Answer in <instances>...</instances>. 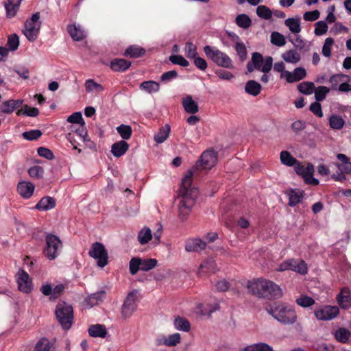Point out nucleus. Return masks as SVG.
I'll return each instance as SVG.
<instances>
[{"label":"nucleus","instance_id":"nucleus-1","mask_svg":"<svg viewBox=\"0 0 351 351\" xmlns=\"http://www.w3.org/2000/svg\"><path fill=\"white\" fill-rule=\"evenodd\" d=\"M197 195L198 190L196 187L192 186V173L189 171L182 178L179 190L178 210V218L181 221L183 222L187 219Z\"/></svg>","mask_w":351,"mask_h":351},{"label":"nucleus","instance_id":"nucleus-2","mask_svg":"<svg viewBox=\"0 0 351 351\" xmlns=\"http://www.w3.org/2000/svg\"><path fill=\"white\" fill-rule=\"evenodd\" d=\"M246 287L249 293L259 298L274 300L282 296V289L278 285L263 278L249 281Z\"/></svg>","mask_w":351,"mask_h":351},{"label":"nucleus","instance_id":"nucleus-3","mask_svg":"<svg viewBox=\"0 0 351 351\" xmlns=\"http://www.w3.org/2000/svg\"><path fill=\"white\" fill-rule=\"evenodd\" d=\"M266 311L282 324H293L296 322L297 315L295 310L285 304L276 302L266 307Z\"/></svg>","mask_w":351,"mask_h":351},{"label":"nucleus","instance_id":"nucleus-4","mask_svg":"<svg viewBox=\"0 0 351 351\" xmlns=\"http://www.w3.org/2000/svg\"><path fill=\"white\" fill-rule=\"evenodd\" d=\"M55 314L56 318L64 330L71 328L73 322V310L71 305L65 302H60L56 305Z\"/></svg>","mask_w":351,"mask_h":351},{"label":"nucleus","instance_id":"nucleus-5","mask_svg":"<svg viewBox=\"0 0 351 351\" xmlns=\"http://www.w3.org/2000/svg\"><path fill=\"white\" fill-rule=\"evenodd\" d=\"M204 51L207 58L210 59L217 66L226 69L234 68L231 58L226 53L220 50L206 45L204 47Z\"/></svg>","mask_w":351,"mask_h":351},{"label":"nucleus","instance_id":"nucleus-6","mask_svg":"<svg viewBox=\"0 0 351 351\" xmlns=\"http://www.w3.org/2000/svg\"><path fill=\"white\" fill-rule=\"evenodd\" d=\"M273 58L267 56L265 59L258 52H254L252 55L251 61L247 64L248 72L252 73L254 69L267 73L272 68Z\"/></svg>","mask_w":351,"mask_h":351},{"label":"nucleus","instance_id":"nucleus-7","mask_svg":"<svg viewBox=\"0 0 351 351\" xmlns=\"http://www.w3.org/2000/svg\"><path fill=\"white\" fill-rule=\"evenodd\" d=\"M217 162V153L213 150H206L202 153L196 164L191 169L188 170L186 174L191 171L193 176L197 171L202 169L209 170L216 165Z\"/></svg>","mask_w":351,"mask_h":351},{"label":"nucleus","instance_id":"nucleus-8","mask_svg":"<svg viewBox=\"0 0 351 351\" xmlns=\"http://www.w3.org/2000/svg\"><path fill=\"white\" fill-rule=\"evenodd\" d=\"M40 27V13L36 12L31 19L25 21L23 33L28 40L33 42L37 38Z\"/></svg>","mask_w":351,"mask_h":351},{"label":"nucleus","instance_id":"nucleus-9","mask_svg":"<svg viewBox=\"0 0 351 351\" xmlns=\"http://www.w3.org/2000/svg\"><path fill=\"white\" fill-rule=\"evenodd\" d=\"M45 241V254L49 260H53L59 255L62 243L58 237L52 234H47Z\"/></svg>","mask_w":351,"mask_h":351},{"label":"nucleus","instance_id":"nucleus-10","mask_svg":"<svg viewBox=\"0 0 351 351\" xmlns=\"http://www.w3.org/2000/svg\"><path fill=\"white\" fill-rule=\"evenodd\" d=\"M88 254L90 257L97 260V265L101 268L104 267L108 263V254L101 243H93Z\"/></svg>","mask_w":351,"mask_h":351},{"label":"nucleus","instance_id":"nucleus-11","mask_svg":"<svg viewBox=\"0 0 351 351\" xmlns=\"http://www.w3.org/2000/svg\"><path fill=\"white\" fill-rule=\"evenodd\" d=\"M137 291H132L126 297L121 308L122 316L124 318L130 317L137 307Z\"/></svg>","mask_w":351,"mask_h":351},{"label":"nucleus","instance_id":"nucleus-12","mask_svg":"<svg viewBox=\"0 0 351 351\" xmlns=\"http://www.w3.org/2000/svg\"><path fill=\"white\" fill-rule=\"evenodd\" d=\"M16 277L19 291L29 293L33 289V285L29 274L25 270L19 269Z\"/></svg>","mask_w":351,"mask_h":351},{"label":"nucleus","instance_id":"nucleus-13","mask_svg":"<svg viewBox=\"0 0 351 351\" xmlns=\"http://www.w3.org/2000/svg\"><path fill=\"white\" fill-rule=\"evenodd\" d=\"M314 314L319 320H330L337 316L339 308L337 306H325L322 308L315 310Z\"/></svg>","mask_w":351,"mask_h":351},{"label":"nucleus","instance_id":"nucleus-14","mask_svg":"<svg viewBox=\"0 0 351 351\" xmlns=\"http://www.w3.org/2000/svg\"><path fill=\"white\" fill-rule=\"evenodd\" d=\"M217 270L215 261L213 258H208L200 264L197 274L199 277H203L208 274L215 273Z\"/></svg>","mask_w":351,"mask_h":351},{"label":"nucleus","instance_id":"nucleus-15","mask_svg":"<svg viewBox=\"0 0 351 351\" xmlns=\"http://www.w3.org/2000/svg\"><path fill=\"white\" fill-rule=\"evenodd\" d=\"M306 70L302 67L295 68L293 72H290L288 71H285L284 72V76L285 77L286 80L289 83L298 82L304 79L306 77Z\"/></svg>","mask_w":351,"mask_h":351},{"label":"nucleus","instance_id":"nucleus-16","mask_svg":"<svg viewBox=\"0 0 351 351\" xmlns=\"http://www.w3.org/2000/svg\"><path fill=\"white\" fill-rule=\"evenodd\" d=\"M313 166L312 165H308L306 168L299 167L297 170V173L302 175L307 184L315 186L319 184V180L313 177Z\"/></svg>","mask_w":351,"mask_h":351},{"label":"nucleus","instance_id":"nucleus-17","mask_svg":"<svg viewBox=\"0 0 351 351\" xmlns=\"http://www.w3.org/2000/svg\"><path fill=\"white\" fill-rule=\"evenodd\" d=\"M206 243L200 239H189L185 244V250L187 252H199L206 248Z\"/></svg>","mask_w":351,"mask_h":351},{"label":"nucleus","instance_id":"nucleus-18","mask_svg":"<svg viewBox=\"0 0 351 351\" xmlns=\"http://www.w3.org/2000/svg\"><path fill=\"white\" fill-rule=\"evenodd\" d=\"M19 193L24 198H29L34 191V185L29 182H20L17 186Z\"/></svg>","mask_w":351,"mask_h":351},{"label":"nucleus","instance_id":"nucleus-19","mask_svg":"<svg viewBox=\"0 0 351 351\" xmlns=\"http://www.w3.org/2000/svg\"><path fill=\"white\" fill-rule=\"evenodd\" d=\"M338 304L343 308H348L351 304V292L348 288H343L337 296Z\"/></svg>","mask_w":351,"mask_h":351},{"label":"nucleus","instance_id":"nucleus-20","mask_svg":"<svg viewBox=\"0 0 351 351\" xmlns=\"http://www.w3.org/2000/svg\"><path fill=\"white\" fill-rule=\"evenodd\" d=\"M182 104L186 112L194 114L199 111L197 104L191 95H187L182 99Z\"/></svg>","mask_w":351,"mask_h":351},{"label":"nucleus","instance_id":"nucleus-21","mask_svg":"<svg viewBox=\"0 0 351 351\" xmlns=\"http://www.w3.org/2000/svg\"><path fill=\"white\" fill-rule=\"evenodd\" d=\"M337 159L342 162L339 164L335 163V166L341 171H343L345 173L351 174V162H350L349 158L343 154H338L337 155Z\"/></svg>","mask_w":351,"mask_h":351},{"label":"nucleus","instance_id":"nucleus-22","mask_svg":"<svg viewBox=\"0 0 351 351\" xmlns=\"http://www.w3.org/2000/svg\"><path fill=\"white\" fill-rule=\"evenodd\" d=\"M129 149L128 143L125 141L114 143L111 147V152L115 157H120L125 154Z\"/></svg>","mask_w":351,"mask_h":351},{"label":"nucleus","instance_id":"nucleus-23","mask_svg":"<svg viewBox=\"0 0 351 351\" xmlns=\"http://www.w3.org/2000/svg\"><path fill=\"white\" fill-rule=\"evenodd\" d=\"M56 206V200L53 197L46 196L43 197L36 206L39 210H47L52 209Z\"/></svg>","mask_w":351,"mask_h":351},{"label":"nucleus","instance_id":"nucleus-24","mask_svg":"<svg viewBox=\"0 0 351 351\" xmlns=\"http://www.w3.org/2000/svg\"><path fill=\"white\" fill-rule=\"evenodd\" d=\"M131 66V62L125 59H114L110 63V68L117 72H123Z\"/></svg>","mask_w":351,"mask_h":351},{"label":"nucleus","instance_id":"nucleus-25","mask_svg":"<svg viewBox=\"0 0 351 351\" xmlns=\"http://www.w3.org/2000/svg\"><path fill=\"white\" fill-rule=\"evenodd\" d=\"M106 295L104 291H100L97 293H93L87 297L85 303L90 308L97 305L99 302H101Z\"/></svg>","mask_w":351,"mask_h":351},{"label":"nucleus","instance_id":"nucleus-26","mask_svg":"<svg viewBox=\"0 0 351 351\" xmlns=\"http://www.w3.org/2000/svg\"><path fill=\"white\" fill-rule=\"evenodd\" d=\"M289 270H292L298 272L302 274H304L307 272V267L304 261L289 259Z\"/></svg>","mask_w":351,"mask_h":351},{"label":"nucleus","instance_id":"nucleus-27","mask_svg":"<svg viewBox=\"0 0 351 351\" xmlns=\"http://www.w3.org/2000/svg\"><path fill=\"white\" fill-rule=\"evenodd\" d=\"M88 333L90 336L93 337L104 338L107 335V330L104 325L95 324L89 327Z\"/></svg>","mask_w":351,"mask_h":351},{"label":"nucleus","instance_id":"nucleus-28","mask_svg":"<svg viewBox=\"0 0 351 351\" xmlns=\"http://www.w3.org/2000/svg\"><path fill=\"white\" fill-rule=\"evenodd\" d=\"M245 90L249 95L256 96L261 90V85L255 80H250L245 84Z\"/></svg>","mask_w":351,"mask_h":351},{"label":"nucleus","instance_id":"nucleus-29","mask_svg":"<svg viewBox=\"0 0 351 351\" xmlns=\"http://www.w3.org/2000/svg\"><path fill=\"white\" fill-rule=\"evenodd\" d=\"M67 29L70 36L74 40H82L85 36L84 31L80 26L71 25H69Z\"/></svg>","mask_w":351,"mask_h":351},{"label":"nucleus","instance_id":"nucleus-30","mask_svg":"<svg viewBox=\"0 0 351 351\" xmlns=\"http://www.w3.org/2000/svg\"><path fill=\"white\" fill-rule=\"evenodd\" d=\"M170 133V126L166 125L159 129L158 132L154 135V141L157 143H162L165 142L169 137Z\"/></svg>","mask_w":351,"mask_h":351},{"label":"nucleus","instance_id":"nucleus-31","mask_svg":"<svg viewBox=\"0 0 351 351\" xmlns=\"http://www.w3.org/2000/svg\"><path fill=\"white\" fill-rule=\"evenodd\" d=\"M285 25L289 27V30L297 34L301 31L300 28V18H289L285 21Z\"/></svg>","mask_w":351,"mask_h":351},{"label":"nucleus","instance_id":"nucleus-32","mask_svg":"<svg viewBox=\"0 0 351 351\" xmlns=\"http://www.w3.org/2000/svg\"><path fill=\"white\" fill-rule=\"evenodd\" d=\"M174 326L177 330L189 332L191 329L189 322L181 317H176L174 319Z\"/></svg>","mask_w":351,"mask_h":351},{"label":"nucleus","instance_id":"nucleus-33","mask_svg":"<svg viewBox=\"0 0 351 351\" xmlns=\"http://www.w3.org/2000/svg\"><path fill=\"white\" fill-rule=\"evenodd\" d=\"M243 351H274L273 348L267 343L260 342L246 346Z\"/></svg>","mask_w":351,"mask_h":351},{"label":"nucleus","instance_id":"nucleus-34","mask_svg":"<svg viewBox=\"0 0 351 351\" xmlns=\"http://www.w3.org/2000/svg\"><path fill=\"white\" fill-rule=\"evenodd\" d=\"M283 60L289 63L295 64L300 60V55L294 50H289L282 55Z\"/></svg>","mask_w":351,"mask_h":351},{"label":"nucleus","instance_id":"nucleus-35","mask_svg":"<svg viewBox=\"0 0 351 351\" xmlns=\"http://www.w3.org/2000/svg\"><path fill=\"white\" fill-rule=\"evenodd\" d=\"M152 239V230L144 227L138 234V241L141 245L147 243Z\"/></svg>","mask_w":351,"mask_h":351},{"label":"nucleus","instance_id":"nucleus-36","mask_svg":"<svg viewBox=\"0 0 351 351\" xmlns=\"http://www.w3.org/2000/svg\"><path fill=\"white\" fill-rule=\"evenodd\" d=\"M145 53V50L143 48L136 46H131L125 51L124 55L130 56V58H136L143 56Z\"/></svg>","mask_w":351,"mask_h":351},{"label":"nucleus","instance_id":"nucleus-37","mask_svg":"<svg viewBox=\"0 0 351 351\" xmlns=\"http://www.w3.org/2000/svg\"><path fill=\"white\" fill-rule=\"evenodd\" d=\"M281 162L287 166L292 167L298 163V160L287 151H282L280 154Z\"/></svg>","mask_w":351,"mask_h":351},{"label":"nucleus","instance_id":"nucleus-38","mask_svg":"<svg viewBox=\"0 0 351 351\" xmlns=\"http://www.w3.org/2000/svg\"><path fill=\"white\" fill-rule=\"evenodd\" d=\"M140 88L149 93L158 92L160 89V85L154 81H145L140 85Z\"/></svg>","mask_w":351,"mask_h":351},{"label":"nucleus","instance_id":"nucleus-39","mask_svg":"<svg viewBox=\"0 0 351 351\" xmlns=\"http://www.w3.org/2000/svg\"><path fill=\"white\" fill-rule=\"evenodd\" d=\"M329 123L332 129L340 130L343 127L345 121L341 116L333 114L329 119Z\"/></svg>","mask_w":351,"mask_h":351},{"label":"nucleus","instance_id":"nucleus-40","mask_svg":"<svg viewBox=\"0 0 351 351\" xmlns=\"http://www.w3.org/2000/svg\"><path fill=\"white\" fill-rule=\"evenodd\" d=\"M295 302L298 305L303 308H307L315 304V300L306 295H301L295 300Z\"/></svg>","mask_w":351,"mask_h":351},{"label":"nucleus","instance_id":"nucleus-41","mask_svg":"<svg viewBox=\"0 0 351 351\" xmlns=\"http://www.w3.org/2000/svg\"><path fill=\"white\" fill-rule=\"evenodd\" d=\"M336 339L341 343H346L350 336V332L345 328H339L335 332Z\"/></svg>","mask_w":351,"mask_h":351},{"label":"nucleus","instance_id":"nucleus-42","mask_svg":"<svg viewBox=\"0 0 351 351\" xmlns=\"http://www.w3.org/2000/svg\"><path fill=\"white\" fill-rule=\"evenodd\" d=\"M298 90L306 95L313 93L315 89V85L313 82H303L298 85Z\"/></svg>","mask_w":351,"mask_h":351},{"label":"nucleus","instance_id":"nucleus-43","mask_svg":"<svg viewBox=\"0 0 351 351\" xmlns=\"http://www.w3.org/2000/svg\"><path fill=\"white\" fill-rule=\"evenodd\" d=\"M21 1V0H18L16 3H14L11 0H9L8 2L5 4L6 14L8 17H13L16 14Z\"/></svg>","mask_w":351,"mask_h":351},{"label":"nucleus","instance_id":"nucleus-44","mask_svg":"<svg viewBox=\"0 0 351 351\" xmlns=\"http://www.w3.org/2000/svg\"><path fill=\"white\" fill-rule=\"evenodd\" d=\"M85 88L87 92H93L101 93L104 90L103 86L95 82L93 80H88L85 82Z\"/></svg>","mask_w":351,"mask_h":351},{"label":"nucleus","instance_id":"nucleus-45","mask_svg":"<svg viewBox=\"0 0 351 351\" xmlns=\"http://www.w3.org/2000/svg\"><path fill=\"white\" fill-rule=\"evenodd\" d=\"M117 130L124 140H128L132 136V130L130 125L122 124L117 128Z\"/></svg>","mask_w":351,"mask_h":351},{"label":"nucleus","instance_id":"nucleus-46","mask_svg":"<svg viewBox=\"0 0 351 351\" xmlns=\"http://www.w3.org/2000/svg\"><path fill=\"white\" fill-rule=\"evenodd\" d=\"M236 23L239 27L246 29L251 25L252 21L247 15L242 14L237 16Z\"/></svg>","mask_w":351,"mask_h":351},{"label":"nucleus","instance_id":"nucleus-47","mask_svg":"<svg viewBox=\"0 0 351 351\" xmlns=\"http://www.w3.org/2000/svg\"><path fill=\"white\" fill-rule=\"evenodd\" d=\"M39 114V110L36 108H32L28 106L27 105L24 106V109H20L16 112V114L20 116L21 114H25L29 117H37Z\"/></svg>","mask_w":351,"mask_h":351},{"label":"nucleus","instance_id":"nucleus-48","mask_svg":"<svg viewBox=\"0 0 351 351\" xmlns=\"http://www.w3.org/2000/svg\"><path fill=\"white\" fill-rule=\"evenodd\" d=\"M303 192H300L296 190H291L289 193V205L290 206H295L298 204L302 198Z\"/></svg>","mask_w":351,"mask_h":351},{"label":"nucleus","instance_id":"nucleus-49","mask_svg":"<svg viewBox=\"0 0 351 351\" xmlns=\"http://www.w3.org/2000/svg\"><path fill=\"white\" fill-rule=\"evenodd\" d=\"M271 43L276 46L282 47L285 45L286 41L282 34L274 32L271 34Z\"/></svg>","mask_w":351,"mask_h":351},{"label":"nucleus","instance_id":"nucleus-50","mask_svg":"<svg viewBox=\"0 0 351 351\" xmlns=\"http://www.w3.org/2000/svg\"><path fill=\"white\" fill-rule=\"evenodd\" d=\"M141 258L134 257L131 258L129 263L130 272L132 275L136 274L138 270H141Z\"/></svg>","mask_w":351,"mask_h":351},{"label":"nucleus","instance_id":"nucleus-51","mask_svg":"<svg viewBox=\"0 0 351 351\" xmlns=\"http://www.w3.org/2000/svg\"><path fill=\"white\" fill-rule=\"evenodd\" d=\"M51 344L47 338L40 339L36 343L34 351H49Z\"/></svg>","mask_w":351,"mask_h":351},{"label":"nucleus","instance_id":"nucleus-52","mask_svg":"<svg viewBox=\"0 0 351 351\" xmlns=\"http://www.w3.org/2000/svg\"><path fill=\"white\" fill-rule=\"evenodd\" d=\"M157 260L155 258L141 259V270L148 271L157 265Z\"/></svg>","mask_w":351,"mask_h":351},{"label":"nucleus","instance_id":"nucleus-53","mask_svg":"<svg viewBox=\"0 0 351 351\" xmlns=\"http://www.w3.org/2000/svg\"><path fill=\"white\" fill-rule=\"evenodd\" d=\"M329 88H327L326 86H319L315 90V100L318 102L323 101L326 98V95L329 93Z\"/></svg>","mask_w":351,"mask_h":351},{"label":"nucleus","instance_id":"nucleus-54","mask_svg":"<svg viewBox=\"0 0 351 351\" xmlns=\"http://www.w3.org/2000/svg\"><path fill=\"white\" fill-rule=\"evenodd\" d=\"M185 53L188 58L193 59L197 56V47L191 42H187L185 46Z\"/></svg>","mask_w":351,"mask_h":351},{"label":"nucleus","instance_id":"nucleus-55","mask_svg":"<svg viewBox=\"0 0 351 351\" xmlns=\"http://www.w3.org/2000/svg\"><path fill=\"white\" fill-rule=\"evenodd\" d=\"M314 33L316 36H322L328 31V25L325 21H319L315 24Z\"/></svg>","mask_w":351,"mask_h":351},{"label":"nucleus","instance_id":"nucleus-56","mask_svg":"<svg viewBox=\"0 0 351 351\" xmlns=\"http://www.w3.org/2000/svg\"><path fill=\"white\" fill-rule=\"evenodd\" d=\"M42 132L39 130H32L25 132L22 134L23 137L28 141H34L38 139L42 136Z\"/></svg>","mask_w":351,"mask_h":351},{"label":"nucleus","instance_id":"nucleus-57","mask_svg":"<svg viewBox=\"0 0 351 351\" xmlns=\"http://www.w3.org/2000/svg\"><path fill=\"white\" fill-rule=\"evenodd\" d=\"M19 45V36L14 34L8 37L7 46L8 49L11 51H15L18 49Z\"/></svg>","mask_w":351,"mask_h":351},{"label":"nucleus","instance_id":"nucleus-58","mask_svg":"<svg viewBox=\"0 0 351 351\" xmlns=\"http://www.w3.org/2000/svg\"><path fill=\"white\" fill-rule=\"evenodd\" d=\"M169 60L174 64H178L182 66H188L189 62L183 56L180 55H173L169 57Z\"/></svg>","mask_w":351,"mask_h":351},{"label":"nucleus","instance_id":"nucleus-59","mask_svg":"<svg viewBox=\"0 0 351 351\" xmlns=\"http://www.w3.org/2000/svg\"><path fill=\"white\" fill-rule=\"evenodd\" d=\"M256 14L258 16L265 19H269L271 17V10L265 5L258 6Z\"/></svg>","mask_w":351,"mask_h":351},{"label":"nucleus","instance_id":"nucleus-60","mask_svg":"<svg viewBox=\"0 0 351 351\" xmlns=\"http://www.w3.org/2000/svg\"><path fill=\"white\" fill-rule=\"evenodd\" d=\"M334 44V40L332 38H327L325 40L322 47V53L325 57H329L331 55V47Z\"/></svg>","mask_w":351,"mask_h":351},{"label":"nucleus","instance_id":"nucleus-61","mask_svg":"<svg viewBox=\"0 0 351 351\" xmlns=\"http://www.w3.org/2000/svg\"><path fill=\"white\" fill-rule=\"evenodd\" d=\"M67 121L72 123H79L80 125H85V122L82 118V113L80 112H76L73 113L67 118Z\"/></svg>","mask_w":351,"mask_h":351},{"label":"nucleus","instance_id":"nucleus-62","mask_svg":"<svg viewBox=\"0 0 351 351\" xmlns=\"http://www.w3.org/2000/svg\"><path fill=\"white\" fill-rule=\"evenodd\" d=\"M14 100L10 99L6 101H4L1 104L0 106V110L3 113H11L14 110Z\"/></svg>","mask_w":351,"mask_h":351},{"label":"nucleus","instance_id":"nucleus-63","mask_svg":"<svg viewBox=\"0 0 351 351\" xmlns=\"http://www.w3.org/2000/svg\"><path fill=\"white\" fill-rule=\"evenodd\" d=\"M180 335L179 333H174L165 339V344L168 346H175L180 341Z\"/></svg>","mask_w":351,"mask_h":351},{"label":"nucleus","instance_id":"nucleus-64","mask_svg":"<svg viewBox=\"0 0 351 351\" xmlns=\"http://www.w3.org/2000/svg\"><path fill=\"white\" fill-rule=\"evenodd\" d=\"M44 171L40 166H34L29 169L28 173L32 178H40L43 177Z\"/></svg>","mask_w":351,"mask_h":351}]
</instances>
